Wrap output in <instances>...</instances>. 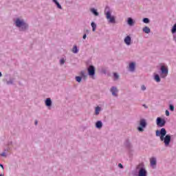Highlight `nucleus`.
<instances>
[{
  "label": "nucleus",
  "instance_id": "f257e3e1",
  "mask_svg": "<svg viewBox=\"0 0 176 176\" xmlns=\"http://www.w3.org/2000/svg\"><path fill=\"white\" fill-rule=\"evenodd\" d=\"M155 134L157 137H160V140L164 141V143L165 144L166 146L170 145V142L171 141V136L170 135H166L167 131H166V129L162 128L160 131H156Z\"/></svg>",
  "mask_w": 176,
  "mask_h": 176
},
{
  "label": "nucleus",
  "instance_id": "20e7f679",
  "mask_svg": "<svg viewBox=\"0 0 176 176\" xmlns=\"http://www.w3.org/2000/svg\"><path fill=\"white\" fill-rule=\"evenodd\" d=\"M87 71L89 76H94V75H96V68L94 67V66L90 65L88 67Z\"/></svg>",
  "mask_w": 176,
  "mask_h": 176
},
{
  "label": "nucleus",
  "instance_id": "58836bf2",
  "mask_svg": "<svg viewBox=\"0 0 176 176\" xmlns=\"http://www.w3.org/2000/svg\"><path fill=\"white\" fill-rule=\"evenodd\" d=\"M0 176H3V175H0Z\"/></svg>",
  "mask_w": 176,
  "mask_h": 176
},
{
  "label": "nucleus",
  "instance_id": "f8f14e48",
  "mask_svg": "<svg viewBox=\"0 0 176 176\" xmlns=\"http://www.w3.org/2000/svg\"><path fill=\"white\" fill-rule=\"evenodd\" d=\"M150 164H151V166H152V167H153V166H156V158L155 157L151 158Z\"/></svg>",
  "mask_w": 176,
  "mask_h": 176
},
{
  "label": "nucleus",
  "instance_id": "9d476101",
  "mask_svg": "<svg viewBox=\"0 0 176 176\" xmlns=\"http://www.w3.org/2000/svg\"><path fill=\"white\" fill-rule=\"evenodd\" d=\"M129 69L131 72H133V71L135 69V63H131L129 64Z\"/></svg>",
  "mask_w": 176,
  "mask_h": 176
},
{
  "label": "nucleus",
  "instance_id": "c85d7f7f",
  "mask_svg": "<svg viewBox=\"0 0 176 176\" xmlns=\"http://www.w3.org/2000/svg\"><path fill=\"white\" fill-rule=\"evenodd\" d=\"M165 113H166V116H170V112L168 111V110H166V111H165Z\"/></svg>",
  "mask_w": 176,
  "mask_h": 176
},
{
  "label": "nucleus",
  "instance_id": "aec40b11",
  "mask_svg": "<svg viewBox=\"0 0 176 176\" xmlns=\"http://www.w3.org/2000/svg\"><path fill=\"white\" fill-rule=\"evenodd\" d=\"M172 34H175L176 32V23L173 25L172 30H171Z\"/></svg>",
  "mask_w": 176,
  "mask_h": 176
},
{
  "label": "nucleus",
  "instance_id": "f3484780",
  "mask_svg": "<svg viewBox=\"0 0 176 176\" xmlns=\"http://www.w3.org/2000/svg\"><path fill=\"white\" fill-rule=\"evenodd\" d=\"M128 24L129 25H134V21H133V19L129 18L128 19Z\"/></svg>",
  "mask_w": 176,
  "mask_h": 176
},
{
  "label": "nucleus",
  "instance_id": "412c9836",
  "mask_svg": "<svg viewBox=\"0 0 176 176\" xmlns=\"http://www.w3.org/2000/svg\"><path fill=\"white\" fill-rule=\"evenodd\" d=\"M155 80H156V82H160V77L159 76V74H156L155 76Z\"/></svg>",
  "mask_w": 176,
  "mask_h": 176
},
{
  "label": "nucleus",
  "instance_id": "473e14b6",
  "mask_svg": "<svg viewBox=\"0 0 176 176\" xmlns=\"http://www.w3.org/2000/svg\"><path fill=\"white\" fill-rule=\"evenodd\" d=\"M1 155L3 156V157H5V156H6V153H2L1 154Z\"/></svg>",
  "mask_w": 176,
  "mask_h": 176
},
{
  "label": "nucleus",
  "instance_id": "9b49d317",
  "mask_svg": "<svg viewBox=\"0 0 176 176\" xmlns=\"http://www.w3.org/2000/svg\"><path fill=\"white\" fill-rule=\"evenodd\" d=\"M111 91L113 96H118V89H116V87H113L111 89Z\"/></svg>",
  "mask_w": 176,
  "mask_h": 176
},
{
  "label": "nucleus",
  "instance_id": "dca6fc26",
  "mask_svg": "<svg viewBox=\"0 0 176 176\" xmlns=\"http://www.w3.org/2000/svg\"><path fill=\"white\" fill-rule=\"evenodd\" d=\"M143 32H145V34H149V32H151V29L146 26L143 28Z\"/></svg>",
  "mask_w": 176,
  "mask_h": 176
},
{
  "label": "nucleus",
  "instance_id": "7ed1b4c3",
  "mask_svg": "<svg viewBox=\"0 0 176 176\" xmlns=\"http://www.w3.org/2000/svg\"><path fill=\"white\" fill-rule=\"evenodd\" d=\"M161 72H162V78H166L167 75H168V68L164 65L161 66Z\"/></svg>",
  "mask_w": 176,
  "mask_h": 176
},
{
  "label": "nucleus",
  "instance_id": "f03ea898",
  "mask_svg": "<svg viewBox=\"0 0 176 176\" xmlns=\"http://www.w3.org/2000/svg\"><path fill=\"white\" fill-rule=\"evenodd\" d=\"M111 10L109 7H106L104 9V14H106V19L109 20V23H115V16H111Z\"/></svg>",
  "mask_w": 176,
  "mask_h": 176
},
{
  "label": "nucleus",
  "instance_id": "72a5a7b5",
  "mask_svg": "<svg viewBox=\"0 0 176 176\" xmlns=\"http://www.w3.org/2000/svg\"><path fill=\"white\" fill-rule=\"evenodd\" d=\"M86 36H87L86 34H84L82 36L83 39H86Z\"/></svg>",
  "mask_w": 176,
  "mask_h": 176
},
{
  "label": "nucleus",
  "instance_id": "6e6552de",
  "mask_svg": "<svg viewBox=\"0 0 176 176\" xmlns=\"http://www.w3.org/2000/svg\"><path fill=\"white\" fill-rule=\"evenodd\" d=\"M146 170L144 168H141L138 173V176H146Z\"/></svg>",
  "mask_w": 176,
  "mask_h": 176
},
{
  "label": "nucleus",
  "instance_id": "ddd939ff",
  "mask_svg": "<svg viewBox=\"0 0 176 176\" xmlns=\"http://www.w3.org/2000/svg\"><path fill=\"white\" fill-rule=\"evenodd\" d=\"M45 105L47 107H51L52 106V100L50 98H47L46 99Z\"/></svg>",
  "mask_w": 176,
  "mask_h": 176
},
{
  "label": "nucleus",
  "instance_id": "39448f33",
  "mask_svg": "<svg viewBox=\"0 0 176 176\" xmlns=\"http://www.w3.org/2000/svg\"><path fill=\"white\" fill-rule=\"evenodd\" d=\"M140 127H138V131H144V129H142V127L143 128L146 127V121L144 119H142L140 120Z\"/></svg>",
  "mask_w": 176,
  "mask_h": 176
},
{
  "label": "nucleus",
  "instance_id": "c9c22d12",
  "mask_svg": "<svg viewBox=\"0 0 176 176\" xmlns=\"http://www.w3.org/2000/svg\"><path fill=\"white\" fill-rule=\"evenodd\" d=\"M0 167H1L2 168H3V165L0 164Z\"/></svg>",
  "mask_w": 176,
  "mask_h": 176
},
{
  "label": "nucleus",
  "instance_id": "4468645a",
  "mask_svg": "<svg viewBox=\"0 0 176 176\" xmlns=\"http://www.w3.org/2000/svg\"><path fill=\"white\" fill-rule=\"evenodd\" d=\"M100 111H101V107H96L95 109V115H100Z\"/></svg>",
  "mask_w": 176,
  "mask_h": 176
},
{
  "label": "nucleus",
  "instance_id": "393cba45",
  "mask_svg": "<svg viewBox=\"0 0 176 176\" xmlns=\"http://www.w3.org/2000/svg\"><path fill=\"white\" fill-rule=\"evenodd\" d=\"M143 22L145 23V24H148V23H149V19L148 18H144L143 19Z\"/></svg>",
  "mask_w": 176,
  "mask_h": 176
},
{
  "label": "nucleus",
  "instance_id": "2f4dec72",
  "mask_svg": "<svg viewBox=\"0 0 176 176\" xmlns=\"http://www.w3.org/2000/svg\"><path fill=\"white\" fill-rule=\"evenodd\" d=\"M118 167H120V168H123V165L122 164H119Z\"/></svg>",
  "mask_w": 176,
  "mask_h": 176
},
{
  "label": "nucleus",
  "instance_id": "5701e85b",
  "mask_svg": "<svg viewBox=\"0 0 176 176\" xmlns=\"http://www.w3.org/2000/svg\"><path fill=\"white\" fill-rule=\"evenodd\" d=\"M72 52L74 53H78V47H76V45H74L73 49H72Z\"/></svg>",
  "mask_w": 176,
  "mask_h": 176
},
{
  "label": "nucleus",
  "instance_id": "2eb2a0df",
  "mask_svg": "<svg viewBox=\"0 0 176 176\" xmlns=\"http://www.w3.org/2000/svg\"><path fill=\"white\" fill-rule=\"evenodd\" d=\"M97 129H101L102 127V122L101 121H98L96 124Z\"/></svg>",
  "mask_w": 176,
  "mask_h": 176
},
{
  "label": "nucleus",
  "instance_id": "6ab92c4d",
  "mask_svg": "<svg viewBox=\"0 0 176 176\" xmlns=\"http://www.w3.org/2000/svg\"><path fill=\"white\" fill-rule=\"evenodd\" d=\"M53 2H54V3H56V5L57 6V8H58V9H61V5H60V3H58L57 1V0H53Z\"/></svg>",
  "mask_w": 176,
  "mask_h": 176
},
{
  "label": "nucleus",
  "instance_id": "4be33fe9",
  "mask_svg": "<svg viewBox=\"0 0 176 176\" xmlns=\"http://www.w3.org/2000/svg\"><path fill=\"white\" fill-rule=\"evenodd\" d=\"M91 11L92 12V13H94V14H95V16H98V13L97 10H96V9L93 8L91 10Z\"/></svg>",
  "mask_w": 176,
  "mask_h": 176
},
{
  "label": "nucleus",
  "instance_id": "e433bc0d",
  "mask_svg": "<svg viewBox=\"0 0 176 176\" xmlns=\"http://www.w3.org/2000/svg\"><path fill=\"white\" fill-rule=\"evenodd\" d=\"M1 76H2V73L0 72V78H1Z\"/></svg>",
  "mask_w": 176,
  "mask_h": 176
},
{
  "label": "nucleus",
  "instance_id": "1a4fd4ad",
  "mask_svg": "<svg viewBox=\"0 0 176 176\" xmlns=\"http://www.w3.org/2000/svg\"><path fill=\"white\" fill-rule=\"evenodd\" d=\"M124 43H126V45H127L128 46L131 45V37H130V36H127L125 38H124Z\"/></svg>",
  "mask_w": 176,
  "mask_h": 176
},
{
  "label": "nucleus",
  "instance_id": "a878e982",
  "mask_svg": "<svg viewBox=\"0 0 176 176\" xmlns=\"http://www.w3.org/2000/svg\"><path fill=\"white\" fill-rule=\"evenodd\" d=\"M80 75L82 78H86V74H85V72H81Z\"/></svg>",
  "mask_w": 176,
  "mask_h": 176
},
{
  "label": "nucleus",
  "instance_id": "f704fd0d",
  "mask_svg": "<svg viewBox=\"0 0 176 176\" xmlns=\"http://www.w3.org/2000/svg\"><path fill=\"white\" fill-rule=\"evenodd\" d=\"M35 124H36V125L38 124V120H36V121H35Z\"/></svg>",
  "mask_w": 176,
  "mask_h": 176
},
{
  "label": "nucleus",
  "instance_id": "7c9ffc66",
  "mask_svg": "<svg viewBox=\"0 0 176 176\" xmlns=\"http://www.w3.org/2000/svg\"><path fill=\"white\" fill-rule=\"evenodd\" d=\"M142 90H146V87H145V85L142 86Z\"/></svg>",
  "mask_w": 176,
  "mask_h": 176
},
{
  "label": "nucleus",
  "instance_id": "cd10ccee",
  "mask_svg": "<svg viewBox=\"0 0 176 176\" xmlns=\"http://www.w3.org/2000/svg\"><path fill=\"white\" fill-rule=\"evenodd\" d=\"M169 108H170V111H174V106H173V105L170 104V105L169 106Z\"/></svg>",
  "mask_w": 176,
  "mask_h": 176
},
{
  "label": "nucleus",
  "instance_id": "a211bd4d",
  "mask_svg": "<svg viewBox=\"0 0 176 176\" xmlns=\"http://www.w3.org/2000/svg\"><path fill=\"white\" fill-rule=\"evenodd\" d=\"M91 25L92 27V31H96V28H97V25H96V23H94V22H92L91 23Z\"/></svg>",
  "mask_w": 176,
  "mask_h": 176
},
{
  "label": "nucleus",
  "instance_id": "b1692460",
  "mask_svg": "<svg viewBox=\"0 0 176 176\" xmlns=\"http://www.w3.org/2000/svg\"><path fill=\"white\" fill-rule=\"evenodd\" d=\"M76 82H80L82 80V78L80 76H76Z\"/></svg>",
  "mask_w": 176,
  "mask_h": 176
},
{
  "label": "nucleus",
  "instance_id": "423d86ee",
  "mask_svg": "<svg viewBox=\"0 0 176 176\" xmlns=\"http://www.w3.org/2000/svg\"><path fill=\"white\" fill-rule=\"evenodd\" d=\"M164 124H166V120L160 118H157V125L159 126V127H163Z\"/></svg>",
  "mask_w": 176,
  "mask_h": 176
},
{
  "label": "nucleus",
  "instance_id": "4c0bfd02",
  "mask_svg": "<svg viewBox=\"0 0 176 176\" xmlns=\"http://www.w3.org/2000/svg\"><path fill=\"white\" fill-rule=\"evenodd\" d=\"M143 107H144L145 108H148V107H146V106H145V104H144Z\"/></svg>",
  "mask_w": 176,
  "mask_h": 176
},
{
  "label": "nucleus",
  "instance_id": "0eeeda50",
  "mask_svg": "<svg viewBox=\"0 0 176 176\" xmlns=\"http://www.w3.org/2000/svg\"><path fill=\"white\" fill-rule=\"evenodd\" d=\"M16 27H27V25H25V23H24L23 21L20 20V19H17L16 22Z\"/></svg>",
  "mask_w": 176,
  "mask_h": 176
},
{
  "label": "nucleus",
  "instance_id": "bb28decb",
  "mask_svg": "<svg viewBox=\"0 0 176 176\" xmlns=\"http://www.w3.org/2000/svg\"><path fill=\"white\" fill-rule=\"evenodd\" d=\"M114 78H116V79H119V75H118V74H116V73H114Z\"/></svg>",
  "mask_w": 176,
  "mask_h": 176
},
{
  "label": "nucleus",
  "instance_id": "c756f323",
  "mask_svg": "<svg viewBox=\"0 0 176 176\" xmlns=\"http://www.w3.org/2000/svg\"><path fill=\"white\" fill-rule=\"evenodd\" d=\"M60 63L61 65L64 64L65 63V60H64V58L60 59Z\"/></svg>",
  "mask_w": 176,
  "mask_h": 176
}]
</instances>
